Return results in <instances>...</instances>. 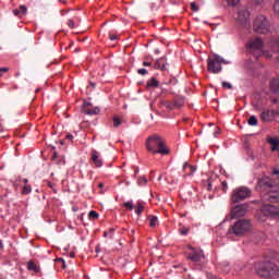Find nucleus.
Listing matches in <instances>:
<instances>
[{
  "mask_svg": "<svg viewBox=\"0 0 279 279\" xmlns=\"http://www.w3.org/2000/svg\"><path fill=\"white\" fill-rule=\"evenodd\" d=\"M256 189L263 193L265 202H270L271 204L279 202V187L274 179L269 177L260 178Z\"/></svg>",
  "mask_w": 279,
  "mask_h": 279,
  "instance_id": "obj_1",
  "label": "nucleus"
},
{
  "mask_svg": "<svg viewBox=\"0 0 279 279\" xmlns=\"http://www.w3.org/2000/svg\"><path fill=\"white\" fill-rule=\"evenodd\" d=\"M255 272L259 278L276 279L279 276V267L274 262L264 260L255 264Z\"/></svg>",
  "mask_w": 279,
  "mask_h": 279,
  "instance_id": "obj_2",
  "label": "nucleus"
},
{
  "mask_svg": "<svg viewBox=\"0 0 279 279\" xmlns=\"http://www.w3.org/2000/svg\"><path fill=\"white\" fill-rule=\"evenodd\" d=\"M146 149L151 151V154H161V156L169 154V148L165 146V140L158 135H151L147 138Z\"/></svg>",
  "mask_w": 279,
  "mask_h": 279,
  "instance_id": "obj_3",
  "label": "nucleus"
},
{
  "mask_svg": "<svg viewBox=\"0 0 279 279\" xmlns=\"http://www.w3.org/2000/svg\"><path fill=\"white\" fill-rule=\"evenodd\" d=\"M265 46V41H263L260 37L252 38L246 43V49L257 60L263 54L265 56V58H271V54L268 51L263 50Z\"/></svg>",
  "mask_w": 279,
  "mask_h": 279,
  "instance_id": "obj_4",
  "label": "nucleus"
},
{
  "mask_svg": "<svg viewBox=\"0 0 279 279\" xmlns=\"http://www.w3.org/2000/svg\"><path fill=\"white\" fill-rule=\"evenodd\" d=\"M252 223L250 220L241 219L238 220L228 231V236L234 234L235 236H243L245 232H250Z\"/></svg>",
  "mask_w": 279,
  "mask_h": 279,
  "instance_id": "obj_5",
  "label": "nucleus"
},
{
  "mask_svg": "<svg viewBox=\"0 0 279 279\" xmlns=\"http://www.w3.org/2000/svg\"><path fill=\"white\" fill-rule=\"evenodd\" d=\"M253 29L256 34H269V20L265 15H258L253 22Z\"/></svg>",
  "mask_w": 279,
  "mask_h": 279,
  "instance_id": "obj_6",
  "label": "nucleus"
},
{
  "mask_svg": "<svg viewBox=\"0 0 279 279\" xmlns=\"http://www.w3.org/2000/svg\"><path fill=\"white\" fill-rule=\"evenodd\" d=\"M250 195H252V190L247 186L235 187L231 193V202L232 204H239V202L247 199Z\"/></svg>",
  "mask_w": 279,
  "mask_h": 279,
  "instance_id": "obj_7",
  "label": "nucleus"
},
{
  "mask_svg": "<svg viewBox=\"0 0 279 279\" xmlns=\"http://www.w3.org/2000/svg\"><path fill=\"white\" fill-rule=\"evenodd\" d=\"M221 64H228V62L219 54H214V59H207V69L209 73H221Z\"/></svg>",
  "mask_w": 279,
  "mask_h": 279,
  "instance_id": "obj_8",
  "label": "nucleus"
},
{
  "mask_svg": "<svg viewBox=\"0 0 279 279\" xmlns=\"http://www.w3.org/2000/svg\"><path fill=\"white\" fill-rule=\"evenodd\" d=\"M267 217H279V207L274 205H263L257 215L259 221H267Z\"/></svg>",
  "mask_w": 279,
  "mask_h": 279,
  "instance_id": "obj_9",
  "label": "nucleus"
},
{
  "mask_svg": "<svg viewBox=\"0 0 279 279\" xmlns=\"http://www.w3.org/2000/svg\"><path fill=\"white\" fill-rule=\"evenodd\" d=\"M236 21L239 25H241V27H244L245 29H247L251 25L250 11H247V9H241L238 12Z\"/></svg>",
  "mask_w": 279,
  "mask_h": 279,
  "instance_id": "obj_10",
  "label": "nucleus"
},
{
  "mask_svg": "<svg viewBox=\"0 0 279 279\" xmlns=\"http://www.w3.org/2000/svg\"><path fill=\"white\" fill-rule=\"evenodd\" d=\"M184 104H185V98L182 96H179L174 99L173 102H171V101L163 102V106H166V108H168V110H175V109L182 108V106H184Z\"/></svg>",
  "mask_w": 279,
  "mask_h": 279,
  "instance_id": "obj_11",
  "label": "nucleus"
},
{
  "mask_svg": "<svg viewBox=\"0 0 279 279\" xmlns=\"http://www.w3.org/2000/svg\"><path fill=\"white\" fill-rule=\"evenodd\" d=\"M248 208L250 206L247 204L236 205L231 211L232 218L245 217Z\"/></svg>",
  "mask_w": 279,
  "mask_h": 279,
  "instance_id": "obj_12",
  "label": "nucleus"
},
{
  "mask_svg": "<svg viewBox=\"0 0 279 279\" xmlns=\"http://www.w3.org/2000/svg\"><path fill=\"white\" fill-rule=\"evenodd\" d=\"M90 161L94 167L97 169H101L104 167V159H101V154L97 150H92L90 153Z\"/></svg>",
  "mask_w": 279,
  "mask_h": 279,
  "instance_id": "obj_13",
  "label": "nucleus"
},
{
  "mask_svg": "<svg viewBox=\"0 0 279 279\" xmlns=\"http://www.w3.org/2000/svg\"><path fill=\"white\" fill-rule=\"evenodd\" d=\"M266 47H270L272 51L276 53L279 52V37H272L269 39L268 44H266Z\"/></svg>",
  "mask_w": 279,
  "mask_h": 279,
  "instance_id": "obj_14",
  "label": "nucleus"
},
{
  "mask_svg": "<svg viewBox=\"0 0 279 279\" xmlns=\"http://www.w3.org/2000/svg\"><path fill=\"white\" fill-rule=\"evenodd\" d=\"M14 16H17V19H23L27 14V5L21 4L20 9L13 10Z\"/></svg>",
  "mask_w": 279,
  "mask_h": 279,
  "instance_id": "obj_15",
  "label": "nucleus"
},
{
  "mask_svg": "<svg viewBox=\"0 0 279 279\" xmlns=\"http://www.w3.org/2000/svg\"><path fill=\"white\" fill-rule=\"evenodd\" d=\"M154 69H157L159 71H167V59L166 58L157 59L154 65Z\"/></svg>",
  "mask_w": 279,
  "mask_h": 279,
  "instance_id": "obj_16",
  "label": "nucleus"
},
{
  "mask_svg": "<svg viewBox=\"0 0 279 279\" xmlns=\"http://www.w3.org/2000/svg\"><path fill=\"white\" fill-rule=\"evenodd\" d=\"M189 250H192V253H190L189 255V259L193 260V263H199V260H202V254L195 252V248L193 247H189Z\"/></svg>",
  "mask_w": 279,
  "mask_h": 279,
  "instance_id": "obj_17",
  "label": "nucleus"
},
{
  "mask_svg": "<svg viewBox=\"0 0 279 279\" xmlns=\"http://www.w3.org/2000/svg\"><path fill=\"white\" fill-rule=\"evenodd\" d=\"M260 119L264 123H269L272 119L274 116L271 113V110H265L260 113Z\"/></svg>",
  "mask_w": 279,
  "mask_h": 279,
  "instance_id": "obj_18",
  "label": "nucleus"
},
{
  "mask_svg": "<svg viewBox=\"0 0 279 279\" xmlns=\"http://www.w3.org/2000/svg\"><path fill=\"white\" fill-rule=\"evenodd\" d=\"M183 171H184L185 175H193V173H195V171H197V167L191 166V165H189V162H185L183 165Z\"/></svg>",
  "mask_w": 279,
  "mask_h": 279,
  "instance_id": "obj_19",
  "label": "nucleus"
},
{
  "mask_svg": "<svg viewBox=\"0 0 279 279\" xmlns=\"http://www.w3.org/2000/svg\"><path fill=\"white\" fill-rule=\"evenodd\" d=\"M267 141L270 145L271 151H278V149H279V140L276 138V137H270Z\"/></svg>",
  "mask_w": 279,
  "mask_h": 279,
  "instance_id": "obj_20",
  "label": "nucleus"
},
{
  "mask_svg": "<svg viewBox=\"0 0 279 279\" xmlns=\"http://www.w3.org/2000/svg\"><path fill=\"white\" fill-rule=\"evenodd\" d=\"M28 271H34V274L40 272V267L36 265L33 260L27 262Z\"/></svg>",
  "mask_w": 279,
  "mask_h": 279,
  "instance_id": "obj_21",
  "label": "nucleus"
},
{
  "mask_svg": "<svg viewBox=\"0 0 279 279\" xmlns=\"http://www.w3.org/2000/svg\"><path fill=\"white\" fill-rule=\"evenodd\" d=\"M147 88H158V81L156 77H153L147 82Z\"/></svg>",
  "mask_w": 279,
  "mask_h": 279,
  "instance_id": "obj_22",
  "label": "nucleus"
},
{
  "mask_svg": "<svg viewBox=\"0 0 279 279\" xmlns=\"http://www.w3.org/2000/svg\"><path fill=\"white\" fill-rule=\"evenodd\" d=\"M105 239H114V228L109 229V231L104 232Z\"/></svg>",
  "mask_w": 279,
  "mask_h": 279,
  "instance_id": "obj_23",
  "label": "nucleus"
},
{
  "mask_svg": "<svg viewBox=\"0 0 279 279\" xmlns=\"http://www.w3.org/2000/svg\"><path fill=\"white\" fill-rule=\"evenodd\" d=\"M75 25H77V17L68 20V27H70V29H74Z\"/></svg>",
  "mask_w": 279,
  "mask_h": 279,
  "instance_id": "obj_24",
  "label": "nucleus"
},
{
  "mask_svg": "<svg viewBox=\"0 0 279 279\" xmlns=\"http://www.w3.org/2000/svg\"><path fill=\"white\" fill-rule=\"evenodd\" d=\"M157 225H158V217H156V216L149 217V226H150V228H156Z\"/></svg>",
  "mask_w": 279,
  "mask_h": 279,
  "instance_id": "obj_25",
  "label": "nucleus"
},
{
  "mask_svg": "<svg viewBox=\"0 0 279 279\" xmlns=\"http://www.w3.org/2000/svg\"><path fill=\"white\" fill-rule=\"evenodd\" d=\"M248 125L256 126L258 125V119L256 116H251L248 119Z\"/></svg>",
  "mask_w": 279,
  "mask_h": 279,
  "instance_id": "obj_26",
  "label": "nucleus"
},
{
  "mask_svg": "<svg viewBox=\"0 0 279 279\" xmlns=\"http://www.w3.org/2000/svg\"><path fill=\"white\" fill-rule=\"evenodd\" d=\"M29 193H32V185L29 184L24 185L22 189V195H29Z\"/></svg>",
  "mask_w": 279,
  "mask_h": 279,
  "instance_id": "obj_27",
  "label": "nucleus"
},
{
  "mask_svg": "<svg viewBox=\"0 0 279 279\" xmlns=\"http://www.w3.org/2000/svg\"><path fill=\"white\" fill-rule=\"evenodd\" d=\"M123 208H125L126 210H134V202L129 201L126 203H123Z\"/></svg>",
  "mask_w": 279,
  "mask_h": 279,
  "instance_id": "obj_28",
  "label": "nucleus"
},
{
  "mask_svg": "<svg viewBox=\"0 0 279 279\" xmlns=\"http://www.w3.org/2000/svg\"><path fill=\"white\" fill-rule=\"evenodd\" d=\"M233 270L235 274H240V271H243V264L240 262L235 263L233 266Z\"/></svg>",
  "mask_w": 279,
  "mask_h": 279,
  "instance_id": "obj_29",
  "label": "nucleus"
},
{
  "mask_svg": "<svg viewBox=\"0 0 279 279\" xmlns=\"http://www.w3.org/2000/svg\"><path fill=\"white\" fill-rule=\"evenodd\" d=\"M99 112H100V110H99L98 107H95V108H93V109H86V111H85L86 114H90V116H93V114H99Z\"/></svg>",
  "mask_w": 279,
  "mask_h": 279,
  "instance_id": "obj_30",
  "label": "nucleus"
},
{
  "mask_svg": "<svg viewBox=\"0 0 279 279\" xmlns=\"http://www.w3.org/2000/svg\"><path fill=\"white\" fill-rule=\"evenodd\" d=\"M143 210H145V206L142 203H137L135 213L136 215H142Z\"/></svg>",
  "mask_w": 279,
  "mask_h": 279,
  "instance_id": "obj_31",
  "label": "nucleus"
},
{
  "mask_svg": "<svg viewBox=\"0 0 279 279\" xmlns=\"http://www.w3.org/2000/svg\"><path fill=\"white\" fill-rule=\"evenodd\" d=\"M123 121L119 117H113V128H119Z\"/></svg>",
  "mask_w": 279,
  "mask_h": 279,
  "instance_id": "obj_32",
  "label": "nucleus"
},
{
  "mask_svg": "<svg viewBox=\"0 0 279 279\" xmlns=\"http://www.w3.org/2000/svg\"><path fill=\"white\" fill-rule=\"evenodd\" d=\"M89 219H99V214L95 210L89 211L88 214Z\"/></svg>",
  "mask_w": 279,
  "mask_h": 279,
  "instance_id": "obj_33",
  "label": "nucleus"
},
{
  "mask_svg": "<svg viewBox=\"0 0 279 279\" xmlns=\"http://www.w3.org/2000/svg\"><path fill=\"white\" fill-rule=\"evenodd\" d=\"M274 12L279 17V0L274 3Z\"/></svg>",
  "mask_w": 279,
  "mask_h": 279,
  "instance_id": "obj_34",
  "label": "nucleus"
},
{
  "mask_svg": "<svg viewBox=\"0 0 279 279\" xmlns=\"http://www.w3.org/2000/svg\"><path fill=\"white\" fill-rule=\"evenodd\" d=\"M47 186H49V189H51L53 193H58V189H56V184L48 181Z\"/></svg>",
  "mask_w": 279,
  "mask_h": 279,
  "instance_id": "obj_35",
  "label": "nucleus"
},
{
  "mask_svg": "<svg viewBox=\"0 0 279 279\" xmlns=\"http://www.w3.org/2000/svg\"><path fill=\"white\" fill-rule=\"evenodd\" d=\"M191 9L193 10V12H198L199 11V7L195 2L191 3Z\"/></svg>",
  "mask_w": 279,
  "mask_h": 279,
  "instance_id": "obj_36",
  "label": "nucleus"
},
{
  "mask_svg": "<svg viewBox=\"0 0 279 279\" xmlns=\"http://www.w3.org/2000/svg\"><path fill=\"white\" fill-rule=\"evenodd\" d=\"M223 193H228V181H222L221 183Z\"/></svg>",
  "mask_w": 279,
  "mask_h": 279,
  "instance_id": "obj_37",
  "label": "nucleus"
},
{
  "mask_svg": "<svg viewBox=\"0 0 279 279\" xmlns=\"http://www.w3.org/2000/svg\"><path fill=\"white\" fill-rule=\"evenodd\" d=\"M222 88H227V89L231 90L232 84H230L228 82H222Z\"/></svg>",
  "mask_w": 279,
  "mask_h": 279,
  "instance_id": "obj_38",
  "label": "nucleus"
},
{
  "mask_svg": "<svg viewBox=\"0 0 279 279\" xmlns=\"http://www.w3.org/2000/svg\"><path fill=\"white\" fill-rule=\"evenodd\" d=\"M137 73H138V75H147V69H140V70H137Z\"/></svg>",
  "mask_w": 279,
  "mask_h": 279,
  "instance_id": "obj_39",
  "label": "nucleus"
},
{
  "mask_svg": "<svg viewBox=\"0 0 279 279\" xmlns=\"http://www.w3.org/2000/svg\"><path fill=\"white\" fill-rule=\"evenodd\" d=\"M138 184H140V186H143V184H147V179H145V178H140V179H138Z\"/></svg>",
  "mask_w": 279,
  "mask_h": 279,
  "instance_id": "obj_40",
  "label": "nucleus"
},
{
  "mask_svg": "<svg viewBox=\"0 0 279 279\" xmlns=\"http://www.w3.org/2000/svg\"><path fill=\"white\" fill-rule=\"evenodd\" d=\"M54 260H56V263H62L63 269H64V267H66V265H65V263H64V258H57V259H54Z\"/></svg>",
  "mask_w": 279,
  "mask_h": 279,
  "instance_id": "obj_41",
  "label": "nucleus"
},
{
  "mask_svg": "<svg viewBox=\"0 0 279 279\" xmlns=\"http://www.w3.org/2000/svg\"><path fill=\"white\" fill-rule=\"evenodd\" d=\"M270 112L272 113L274 119H275V117H279V111L278 110H270Z\"/></svg>",
  "mask_w": 279,
  "mask_h": 279,
  "instance_id": "obj_42",
  "label": "nucleus"
},
{
  "mask_svg": "<svg viewBox=\"0 0 279 279\" xmlns=\"http://www.w3.org/2000/svg\"><path fill=\"white\" fill-rule=\"evenodd\" d=\"M183 236H186V234H189V229H183L180 232Z\"/></svg>",
  "mask_w": 279,
  "mask_h": 279,
  "instance_id": "obj_43",
  "label": "nucleus"
},
{
  "mask_svg": "<svg viewBox=\"0 0 279 279\" xmlns=\"http://www.w3.org/2000/svg\"><path fill=\"white\" fill-rule=\"evenodd\" d=\"M253 1V3H256V5H260V3H263L264 0H251Z\"/></svg>",
  "mask_w": 279,
  "mask_h": 279,
  "instance_id": "obj_44",
  "label": "nucleus"
},
{
  "mask_svg": "<svg viewBox=\"0 0 279 279\" xmlns=\"http://www.w3.org/2000/svg\"><path fill=\"white\" fill-rule=\"evenodd\" d=\"M10 71L8 68H0V73H8Z\"/></svg>",
  "mask_w": 279,
  "mask_h": 279,
  "instance_id": "obj_45",
  "label": "nucleus"
},
{
  "mask_svg": "<svg viewBox=\"0 0 279 279\" xmlns=\"http://www.w3.org/2000/svg\"><path fill=\"white\" fill-rule=\"evenodd\" d=\"M65 138H66L68 141H73V135H72V134H66Z\"/></svg>",
  "mask_w": 279,
  "mask_h": 279,
  "instance_id": "obj_46",
  "label": "nucleus"
},
{
  "mask_svg": "<svg viewBox=\"0 0 279 279\" xmlns=\"http://www.w3.org/2000/svg\"><path fill=\"white\" fill-rule=\"evenodd\" d=\"M143 66H151V62L144 61Z\"/></svg>",
  "mask_w": 279,
  "mask_h": 279,
  "instance_id": "obj_47",
  "label": "nucleus"
},
{
  "mask_svg": "<svg viewBox=\"0 0 279 279\" xmlns=\"http://www.w3.org/2000/svg\"><path fill=\"white\" fill-rule=\"evenodd\" d=\"M225 271H226V274H228L230 271V266H228V264L225 265Z\"/></svg>",
  "mask_w": 279,
  "mask_h": 279,
  "instance_id": "obj_48",
  "label": "nucleus"
},
{
  "mask_svg": "<svg viewBox=\"0 0 279 279\" xmlns=\"http://www.w3.org/2000/svg\"><path fill=\"white\" fill-rule=\"evenodd\" d=\"M109 38H110V40H117L118 37H117V35H110Z\"/></svg>",
  "mask_w": 279,
  "mask_h": 279,
  "instance_id": "obj_49",
  "label": "nucleus"
},
{
  "mask_svg": "<svg viewBox=\"0 0 279 279\" xmlns=\"http://www.w3.org/2000/svg\"><path fill=\"white\" fill-rule=\"evenodd\" d=\"M70 258H75V253L71 252L70 253Z\"/></svg>",
  "mask_w": 279,
  "mask_h": 279,
  "instance_id": "obj_50",
  "label": "nucleus"
},
{
  "mask_svg": "<svg viewBox=\"0 0 279 279\" xmlns=\"http://www.w3.org/2000/svg\"><path fill=\"white\" fill-rule=\"evenodd\" d=\"M213 189V184H208V191H210Z\"/></svg>",
  "mask_w": 279,
  "mask_h": 279,
  "instance_id": "obj_51",
  "label": "nucleus"
},
{
  "mask_svg": "<svg viewBox=\"0 0 279 279\" xmlns=\"http://www.w3.org/2000/svg\"><path fill=\"white\" fill-rule=\"evenodd\" d=\"M23 182H24V184L26 185L27 182H29V181H28L27 179H24Z\"/></svg>",
  "mask_w": 279,
  "mask_h": 279,
  "instance_id": "obj_52",
  "label": "nucleus"
},
{
  "mask_svg": "<svg viewBox=\"0 0 279 279\" xmlns=\"http://www.w3.org/2000/svg\"><path fill=\"white\" fill-rule=\"evenodd\" d=\"M52 158H58V154L54 153L53 156H52Z\"/></svg>",
  "mask_w": 279,
  "mask_h": 279,
  "instance_id": "obj_53",
  "label": "nucleus"
},
{
  "mask_svg": "<svg viewBox=\"0 0 279 279\" xmlns=\"http://www.w3.org/2000/svg\"><path fill=\"white\" fill-rule=\"evenodd\" d=\"M99 187H100V189L104 187V183H99Z\"/></svg>",
  "mask_w": 279,
  "mask_h": 279,
  "instance_id": "obj_54",
  "label": "nucleus"
},
{
  "mask_svg": "<svg viewBox=\"0 0 279 279\" xmlns=\"http://www.w3.org/2000/svg\"><path fill=\"white\" fill-rule=\"evenodd\" d=\"M0 247H3V242L0 241Z\"/></svg>",
  "mask_w": 279,
  "mask_h": 279,
  "instance_id": "obj_55",
  "label": "nucleus"
},
{
  "mask_svg": "<svg viewBox=\"0 0 279 279\" xmlns=\"http://www.w3.org/2000/svg\"><path fill=\"white\" fill-rule=\"evenodd\" d=\"M217 134H219V130L215 133V136H217Z\"/></svg>",
  "mask_w": 279,
  "mask_h": 279,
  "instance_id": "obj_56",
  "label": "nucleus"
},
{
  "mask_svg": "<svg viewBox=\"0 0 279 279\" xmlns=\"http://www.w3.org/2000/svg\"><path fill=\"white\" fill-rule=\"evenodd\" d=\"M92 86L95 88V83H92Z\"/></svg>",
  "mask_w": 279,
  "mask_h": 279,
  "instance_id": "obj_57",
  "label": "nucleus"
}]
</instances>
